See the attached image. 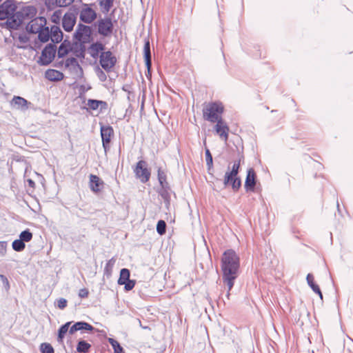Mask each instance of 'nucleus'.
<instances>
[{"label":"nucleus","mask_w":353,"mask_h":353,"mask_svg":"<svg viewBox=\"0 0 353 353\" xmlns=\"http://www.w3.org/2000/svg\"><path fill=\"white\" fill-rule=\"evenodd\" d=\"M221 261L223 281L227 288L226 296L229 299L230 291L238 276L240 266L239 257L234 250H228L223 253Z\"/></svg>","instance_id":"obj_1"},{"label":"nucleus","mask_w":353,"mask_h":353,"mask_svg":"<svg viewBox=\"0 0 353 353\" xmlns=\"http://www.w3.org/2000/svg\"><path fill=\"white\" fill-rule=\"evenodd\" d=\"M36 14L37 10L34 7L26 6L7 20L6 26L9 29L16 30L26 20L33 18Z\"/></svg>","instance_id":"obj_2"},{"label":"nucleus","mask_w":353,"mask_h":353,"mask_svg":"<svg viewBox=\"0 0 353 353\" xmlns=\"http://www.w3.org/2000/svg\"><path fill=\"white\" fill-rule=\"evenodd\" d=\"M223 111V106L221 103H211L206 105L203 110L204 118L210 122H217L222 120L221 114Z\"/></svg>","instance_id":"obj_3"},{"label":"nucleus","mask_w":353,"mask_h":353,"mask_svg":"<svg viewBox=\"0 0 353 353\" xmlns=\"http://www.w3.org/2000/svg\"><path fill=\"white\" fill-rule=\"evenodd\" d=\"M240 167V161H235L233 164L232 170L227 172L225 174L224 185L232 184V188L237 190L241 186V180L237 177L239 169Z\"/></svg>","instance_id":"obj_4"},{"label":"nucleus","mask_w":353,"mask_h":353,"mask_svg":"<svg viewBox=\"0 0 353 353\" xmlns=\"http://www.w3.org/2000/svg\"><path fill=\"white\" fill-rule=\"evenodd\" d=\"M97 12L92 4L83 3L79 10V19L85 23H91L97 19Z\"/></svg>","instance_id":"obj_5"},{"label":"nucleus","mask_w":353,"mask_h":353,"mask_svg":"<svg viewBox=\"0 0 353 353\" xmlns=\"http://www.w3.org/2000/svg\"><path fill=\"white\" fill-rule=\"evenodd\" d=\"M65 68L70 72L74 79L79 80L83 77V70L77 59L74 57L67 59L65 62Z\"/></svg>","instance_id":"obj_6"},{"label":"nucleus","mask_w":353,"mask_h":353,"mask_svg":"<svg viewBox=\"0 0 353 353\" xmlns=\"http://www.w3.org/2000/svg\"><path fill=\"white\" fill-rule=\"evenodd\" d=\"M99 61L102 68L109 72L115 65L117 59L110 51H107L101 53Z\"/></svg>","instance_id":"obj_7"},{"label":"nucleus","mask_w":353,"mask_h":353,"mask_svg":"<svg viewBox=\"0 0 353 353\" xmlns=\"http://www.w3.org/2000/svg\"><path fill=\"white\" fill-rule=\"evenodd\" d=\"M16 6L12 1H5L0 6V20L10 19L14 14Z\"/></svg>","instance_id":"obj_8"},{"label":"nucleus","mask_w":353,"mask_h":353,"mask_svg":"<svg viewBox=\"0 0 353 353\" xmlns=\"http://www.w3.org/2000/svg\"><path fill=\"white\" fill-rule=\"evenodd\" d=\"M136 176L141 180V182H147L150 176V172L147 168V163L144 161H139L134 169Z\"/></svg>","instance_id":"obj_9"},{"label":"nucleus","mask_w":353,"mask_h":353,"mask_svg":"<svg viewBox=\"0 0 353 353\" xmlns=\"http://www.w3.org/2000/svg\"><path fill=\"white\" fill-rule=\"evenodd\" d=\"M91 29L85 25L79 24L74 33L75 39L81 43H87L90 40Z\"/></svg>","instance_id":"obj_10"},{"label":"nucleus","mask_w":353,"mask_h":353,"mask_svg":"<svg viewBox=\"0 0 353 353\" xmlns=\"http://www.w3.org/2000/svg\"><path fill=\"white\" fill-rule=\"evenodd\" d=\"M46 25V19L44 17H37L31 20L26 26L27 31L37 34Z\"/></svg>","instance_id":"obj_11"},{"label":"nucleus","mask_w":353,"mask_h":353,"mask_svg":"<svg viewBox=\"0 0 353 353\" xmlns=\"http://www.w3.org/2000/svg\"><path fill=\"white\" fill-rule=\"evenodd\" d=\"M113 25L110 19L104 18L98 21V32L103 36H108L112 32Z\"/></svg>","instance_id":"obj_12"},{"label":"nucleus","mask_w":353,"mask_h":353,"mask_svg":"<svg viewBox=\"0 0 353 353\" xmlns=\"http://www.w3.org/2000/svg\"><path fill=\"white\" fill-rule=\"evenodd\" d=\"M56 53V49L54 46L48 45L42 51L41 56L40 57L41 63L43 65L49 64L54 59Z\"/></svg>","instance_id":"obj_13"},{"label":"nucleus","mask_w":353,"mask_h":353,"mask_svg":"<svg viewBox=\"0 0 353 353\" xmlns=\"http://www.w3.org/2000/svg\"><path fill=\"white\" fill-rule=\"evenodd\" d=\"M216 133L220 137L221 139L226 141L228 139L229 128L226 123L223 121H218L214 127Z\"/></svg>","instance_id":"obj_14"},{"label":"nucleus","mask_w":353,"mask_h":353,"mask_svg":"<svg viewBox=\"0 0 353 353\" xmlns=\"http://www.w3.org/2000/svg\"><path fill=\"white\" fill-rule=\"evenodd\" d=\"M113 134V129L112 127L105 125L101 127V136L102 139L103 146L106 150L108 144L110 142L111 137Z\"/></svg>","instance_id":"obj_15"},{"label":"nucleus","mask_w":353,"mask_h":353,"mask_svg":"<svg viewBox=\"0 0 353 353\" xmlns=\"http://www.w3.org/2000/svg\"><path fill=\"white\" fill-rule=\"evenodd\" d=\"M76 23V17L72 13H66L62 19V26L67 32H70Z\"/></svg>","instance_id":"obj_16"},{"label":"nucleus","mask_w":353,"mask_h":353,"mask_svg":"<svg viewBox=\"0 0 353 353\" xmlns=\"http://www.w3.org/2000/svg\"><path fill=\"white\" fill-rule=\"evenodd\" d=\"M29 102L21 97H14L10 102V105L12 108L25 111L28 109Z\"/></svg>","instance_id":"obj_17"},{"label":"nucleus","mask_w":353,"mask_h":353,"mask_svg":"<svg viewBox=\"0 0 353 353\" xmlns=\"http://www.w3.org/2000/svg\"><path fill=\"white\" fill-rule=\"evenodd\" d=\"M45 77L51 81H57L63 79V74L57 70L49 69L46 72Z\"/></svg>","instance_id":"obj_18"},{"label":"nucleus","mask_w":353,"mask_h":353,"mask_svg":"<svg viewBox=\"0 0 353 353\" xmlns=\"http://www.w3.org/2000/svg\"><path fill=\"white\" fill-rule=\"evenodd\" d=\"M50 39L53 43H59L63 38L62 32L57 26H52L50 30Z\"/></svg>","instance_id":"obj_19"},{"label":"nucleus","mask_w":353,"mask_h":353,"mask_svg":"<svg viewBox=\"0 0 353 353\" xmlns=\"http://www.w3.org/2000/svg\"><path fill=\"white\" fill-rule=\"evenodd\" d=\"M143 54L145 58V62L146 67L148 70H150L152 62H151V52H150V46L149 40L145 41L144 48H143Z\"/></svg>","instance_id":"obj_20"},{"label":"nucleus","mask_w":353,"mask_h":353,"mask_svg":"<svg viewBox=\"0 0 353 353\" xmlns=\"http://www.w3.org/2000/svg\"><path fill=\"white\" fill-rule=\"evenodd\" d=\"M103 184L102 181L96 175H90V187L92 191L97 192L100 190V186Z\"/></svg>","instance_id":"obj_21"},{"label":"nucleus","mask_w":353,"mask_h":353,"mask_svg":"<svg viewBox=\"0 0 353 353\" xmlns=\"http://www.w3.org/2000/svg\"><path fill=\"white\" fill-rule=\"evenodd\" d=\"M255 185V172L252 168L248 171L245 186L247 189H253Z\"/></svg>","instance_id":"obj_22"},{"label":"nucleus","mask_w":353,"mask_h":353,"mask_svg":"<svg viewBox=\"0 0 353 353\" xmlns=\"http://www.w3.org/2000/svg\"><path fill=\"white\" fill-rule=\"evenodd\" d=\"M104 50V46L101 43H93L90 48V54L92 57L96 58L99 56V52H103L102 51Z\"/></svg>","instance_id":"obj_23"},{"label":"nucleus","mask_w":353,"mask_h":353,"mask_svg":"<svg viewBox=\"0 0 353 353\" xmlns=\"http://www.w3.org/2000/svg\"><path fill=\"white\" fill-rule=\"evenodd\" d=\"M37 34H38V38L41 42H47L50 38V30L46 26H44Z\"/></svg>","instance_id":"obj_24"},{"label":"nucleus","mask_w":353,"mask_h":353,"mask_svg":"<svg viewBox=\"0 0 353 353\" xmlns=\"http://www.w3.org/2000/svg\"><path fill=\"white\" fill-rule=\"evenodd\" d=\"M28 43V38L26 34L19 35L17 39H14V46L19 48H23Z\"/></svg>","instance_id":"obj_25"},{"label":"nucleus","mask_w":353,"mask_h":353,"mask_svg":"<svg viewBox=\"0 0 353 353\" xmlns=\"http://www.w3.org/2000/svg\"><path fill=\"white\" fill-rule=\"evenodd\" d=\"M87 105L89 107V108L92 110H97L99 107H101V108H105L106 105V103L102 101L89 99L88 101Z\"/></svg>","instance_id":"obj_26"},{"label":"nucleus","mask_w":353,"mask_h":353,"mask_svg":"<svg viewBox=\"0 0 353 353\" xmlns=\"http://www.w3.org/2000/svg\"><path fill=\"white\" fill-rule=\"evenodd\" d=\"M130 280V271L126 268L121 269L120 276L118 280V284L123 285Z\"/></svg>","instance_id":"obj_27"},{"label":"nucleus","mask_w":353,"mask_h":353,"mask_svg":"<svg viewBox=\"0 0 353 353\" xmlns=\"http://www.w3.org/2000/svg\"><path fill=\"white\" fill-rule=\"evenodd\" d=\"M103 12H108L112 6L113 0H98Z\"/></svg>","instance_id":"obj_28"},{"label":"nucleus","mask_w":353,"mask_h":353,"mask_svg":"<svg viewBox=\"0 0 353 353\" xmlns=\"http://www.w3.org/2000/svg\"><path fill=\"white\" fill-rule=\"evenodd\" d=\"M116 259L114 258H112L110 259L105 265V267L104 268V273L107 276H110L112 274V268L115 264Z\"/></svg>","instance_id":"obj_29"},{"label":"nucleus","mask_w":353,"mask_h":353,"mask_svg":"<svg viewBox=\"0 0 353 353\" xmlns=\"http://www.w3.org/2000/svg\"><path fill=\"white\" fill-rule=\"evenodd\" d=\"M32 239V233L29 230H24L21 232L19 235V239L24 243L25 242H29Z\"/></svg>","instance_id":"obj_30"},{"label":"nucleus","mask_w":353,"mask_h":353,"mask_svg":"<svg viewBox=\"0 0 353 353\" xmlns=\"http://www.w3.org/2000/svg\"><path fill=\"white\" fill-rule=\"evenodd\" d=\"M90 347V345L85 341H81L78 343L77 350L79 352H87Z\"/></svg>","instance_id":"obj_31"},{"label":"nucleus","mask_w":353,"mask_h":353,"mask_svg":"<svg viewBox=\"0 0 353 353\" xmlns=\"http://www.w3.org/2000/svg\"><path fill=\"white\" fill-rule=\"evenodd\" d=\"M70 322H68L63 325L60 329L59 330L58 339L59 341H62L66 332L69 330Z\"/></svg>","instance_id":"obj_32"},{"label":"nucleus","mask_w":353,"mask_h":353,"mask_svg":"<svg viewBox=\"0 0 353 353\" xmlns=\"http://www.w3.org/2000/svg\"><path fill=\"white\" fill-rule=\"evenodd\" d=\"M69 52V47L65 43H62L57 51V55L59 57H65Z\"/></svg>","instance_id":"obj_33"},{"label":"nucleus","mask_w":353,"mask_h":353,"mask_svg":"<svg viewBox=\"0 0 353 353\" xmlns=\"http://www.w3.org/2000/svg\"><path fill=\"white\" fill-rule=\"evenodd\" d=\"M12 248L17 252H21L25 248V243L20 239L14 240L12 242Z\"/></svg>","instance_id":"obj_34"},{"label":"nucleus","mask_w":353,"mask_h":353,"mask_svg":"<svg viewBox=\"0 0 353 353\" xmlns=\"http://www.w3.org/2000/svg\"><path fill=\"white\" fill-rule=\"evenodd\" d=\"M77 325L79 330L92 331L94 329L91 325L83 321L77 322Z\"/></svg>","instance_id":"obj_35"},{"label":"nucleus","mask_w":353,"mask_h":353,"mask_svg":"<svg viewBox=\"0 0 353 353\" xmlns=\"http://www.w3.org/2000/svg\"><path fill=\"white\" fill-rule=\"evenodd\" d=\"M109 342L112 346L114 353H123V348L117 341L113 339H109Z\"/></svg>","instance_id":"obj_36"},{"label":"nucleus","mask_w":353,"mask_h":353,"mask_svg":"<svg viewBox=\"0 0 353 353\" xmlns=\"http://www.w3.org/2000/svg\"><path fill=\"white\" fill-rule=\"evenodd\" d=\"M165 229H166V223L164 221L160 220L158 221L157 225V232L162 235L165 233Z\"/></svg>","instance_id":"obj_37"},{"label":"nucleus","mask_w":353,"mask_h":353,"mask_svg":"<svg viewBox=\"0 0 353 353\" xmlns=\"http://www.w3.org/2000/svg\"><path fill=\"white\" fill-rule=\"evenodd\" d=\"M205 161L208 170H210L212 168L213 160L212 154L208 148L205 149Z\"/></svg>","instance_id":"obj_38"},{"label":"nucleus","mask_w":353,"mask_h":353,"mask_svg":"<svg viewBox=\"0 0 353 353\" xmlns=\"http://www.w3.org/2000/svg\"><path fill=\"white\" fill-rule=\"evenodd\" d=\"M40 350L42 353H54V349L49 343H42Z\"/></svg>","instance_id":"obj_39"},{"label":"nucleus","mask_w":353,"mask_h":353,"mask_svg":"<svg viewBox=\"0 0 353 353\" xmlns=\"http://www.w3.org/2000/svg\"><path fill=\"white\" fill-rule=\"evenodd\" d=\"M62 17V12L61 10H58L54 12L52 15L51 16V20L54 23H58L60 21V19Z\"/></svg>","instance_id":"obj_40"},{"label":"nucleus","mask_w":353,"mask_h":353,"mask_svg":"<svg viewBox=\"0 0 353 353\" xmlns=\"http://www.w3.org/2000/svg\"><path fill=\"white\" fill-rule=\"evenodd\" d=\"M96 73L101 81L103 82L107 79L105 73L100 68L97 67L96 68Z\"/></svg>","instance_id":"obj_41"},{"label":"nucleus","mask_w":353,"mask_h":353,"mask_svg":"<svg viewBox=\"0 0 353 353\" xmlns=\"http://www.w3.org/2000/svg\"><path fill=\"white\" fill-rule=\"evenodd\" d=\"M57 306L61 310L64 309L67 306V300L63 298L57 299Z\"/></svg>","instance_id":"obj_42"},{"label":"nucleus","mask_w":353,"mask_h":353,"mask_svg":"<svg viewBox=\"0 0 353 353\" xmlns=\"http://www.w3.org/2000/svg\"><path fill=\"white\" fill-rule=\"evenodd\" d=\"M74 0H56L57 4L59 7H65L70 5Z\"/></svg>","instance_id":"obj_43"},{"label":"nucleus","mask_w":353,"mask_h":353,"mask_svg":"<svg viewBox=\"0 0 353 353\" xmlns=\"http://www.w3.org/2000/svg\"><path fill=\"white\" fill-rule=\"evenodd\" d=\"M158 179L161 185H163L165 181V174L161 169L158 170Z\"/></svg>","instance_id":"obj_44"},{"label":"nucleus","mask_w":353,"mask_h":353,"mask_svg":"<svg viewBox=\"0 0 353 353\" xmlns=\"http://www.w3.org/2000/svg\"><path fill=\"white\" fill-rule=\"evenodd\" d=\"M123 285H125V290L129 291L134 287L135 281L130 279L129 281H126V283H124Z\"/></svg>","instance_id":"obj_45"},{"label":"nucleus","mask_w":353,"mask_h":353,"mask_svg":"<svg viewBox=\"0 0 353 353\" xmlns=\"http://www.w3.org/2000/svg\"><path fill=\"white\" fill-rule=\"evenodd\" d=\"M310 288L312 289V290L316 292V294H318L320 296L321 299L323 298V295H322V293L320 290V288L319 287L316 285V284H312L310 285Z\"/></svg>","instance_id":"obj_46"},{"label":"nucleus","mask_w":353,"mask_h":353,"mask_svg":"<svg viewBox=\"0 0 353 353\" xmlns=\"http://www.w3.org/2000/svg\"><path fill=\"white\" fill-rule=\"evenodd\" d=\"M88 295V291L87 289L85 288H83V289H81L79 292V296L81 297V298H85L87 297Z\"/></svg>","instance_id":"obj_47"},{"label":"nucleus","mask_w":353,"mask_h":353,"mask_svg":"<svg viewBox=\"0 0 353 353\" xmlns=\"http://www.w3.org/2000/svg\"><path fill=\"white\" fill-rule=\"evenodd\" d=\"M306 280H307V282L308 283V285L310 286L312 284H314V276L312 274H308L307 275V277H306Z\"/></svg>","instance_id":"obj_48"},{"label":"nucleus","mask_w":353,"mask_h":353,"mask_svg":"<svg viewBox=\"0 0 353 353\" xmlns=\"http://www.w3.org/2000/svg\"><path fill=\"white\" fill-rule=\"evenodd\" d=\"M76 331H79V330L77 328V323L75 324H74L72 327H70V328L69 329V332L71 334L74 333Z\"/></svg>","instance_id":"obj_49"},{"label":"nucleus","mask_w":353,"mask_h":353,"mask_svg":"<svg viewBox=\"0 0 353 353\" xmlns=\"http://www.w3.org/2000/svg\"><path fill=\"white\" fill-rule=\"evenodd\" d=\"M0 279L3 281V283L7 282L8 279L4 275L0 274Z\"/></svg>","instance_id":"obj_50"},{"label":"nucleus","mask_w":353,"mask_h":353,"mask_svg":"<svg viewBox=\"0 0 353 353\" xmlns=\"http://www.w3.org/2000/svg\"><path fill=\"white\" fill-rule=\"evenodd\" d=\"M28 182L29 185H30L31 187H33V186H34V181H33L32 180H31V179H28Z\"/></svg>","instance_id":"obj_51"},{"label":"nucleus","mask_w":353,"mask_h":353,"mask_svg":"<svg viewBox=\"0 0 353 353\" xmlns=\"http://www.w3.org/2000/svg\"><path fill=\"white\" fill-rule=\"evenodd\" d=\"M3 284H4L5 288H6V289H8V288H9L10 285H9V282H8V279H7V282H3Z\"/></svg>","instance_id":"obj_52"},{"label":"nucleus","mask_w":353,"mask_h":353,"mask_svg":"<svg viewBox=\"0 0 353 353\" xmlns=\"http://www.w3.org/2000/svg\"><path fill=\"white\" fill-rule=\"evenodd\" d=\"M5 253H6V250L3 248L2 250L1 251V254L2 256H3L5 254Z\"/></svg>","instance_id":"obj_53"},{"label":"nucleus","mask_w":353,"mask_h":353,"mask_svg":"<svg viewBox=\"0 0 353 353\" xmlns=\"http://www.w3.org/2000/svg\"><path fill=\"white\" fill-rule=\"evenodd\" d=\"M2 0H0V2Z\"/></svg>","instance_id":"obj_54"}]
</instances>
